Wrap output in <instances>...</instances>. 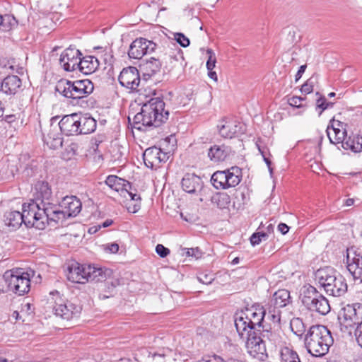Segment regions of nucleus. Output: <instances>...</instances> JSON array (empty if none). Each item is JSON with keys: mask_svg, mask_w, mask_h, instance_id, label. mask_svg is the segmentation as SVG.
<instances>
[{"mask_svg": "<svg viewBox=\"0 0 362 362\" xmlns=\"http://www.w3.org/2000/svg\"><path fill=\"white\" fill-rule=\"evenodd\" d=\"M5 170H6V169L5 168ZM0 172H1V175L2 180H9L13 178V177H14V173L12 170L9 173H7V172L4 173V168H3Z\"/></svg>", "mask_w": 362, "mask_h": 362, "instance_id": "6e6d98bb", "label": "nucleus"}, {"mask_svg": "<svg viewBox=\"0 0 362 362\" xmlns=\"http://www.w3.org/2000/svg\"><path fill=\"white\" fill-rule=\"evenodd\" d=\"M209 76L215 80V81H217V75H216V73L215 71H213L212 70L211 71H209Z\"/></svg>", "mask_w": 362, "mask_h": 362, "instance_id": "774afa93", "label": "nucleus"}, {"mask_svg": "<svg viewBox=\"0 0 362 362\" xmlns=\"http://www.w3.org/2000/svg\"><path fill=\"white\" fill-rule=\"evenodd\" d=\"M81 55L80 50L75 47L70 46L62 53L59 63L65 71H75L78 68Z\"/></svg>", "mask_w": 362, "mask_h": 362, "instance_id": "4468645a", "label": "nucleus"}, {"mask_svg": "<svg viewBox=\"0 0 362 362\" xmlns=\"http://www.w3.org/2000/svg\"><path fill=\"white\" fill-rule=\"evenodd\" d=\"M199 362H225V361L220 356H213L212 357H210L208 359L200 360V361H199Z\"/></svg>", "mask_w": 362, "mask_h": 362, "instance_id": "bf43d9fd", "label": "nucleus"}, {"mask_svg": "<svg viewBox=\"0 0 362 362\" xmlns=\"http://www.w3.org/2000/svg\"><path fill=\"white\" fill-rule=\"evenodd\" d=\"M207 54H209V58L206 62V67L209 71H211L215 67L216 57L211 49H207Z\"/></svg>", "mask_w": 362, "mask_h": 362, "instance_id": "09e8293b", "label": "nucleus"}, {"mask_svg": "<svg viewBox=\"0 0 362 362\" xmlns=\"http://www.w3.org/2000/svg\"><path fill=\"white\" fill-rule=\"evenodd\" d=\"M197 279L199 282L207 285L211 284L214 278V275L211 273L201 272L198 274Z\"/></svg>", "mask_w": 362, "mask_h": 362, "instance_id": "a18cd8bd", "label": "nucleus"}, {"mask_svg": "<svg viewBox=\"0 0 362 362\" xmlns=\"http://www.w3.org/2000/svg\"><path fill=\"white\" fill-rule=\"evenodd\" d=\"M334 103L327 102L325 96L320 95L317 100V108H320L321 110L319 112V115H321L322 112L328 108L332 107Z\"/></svg>", "mask_w": 362, "mask_h": 362, "instance_id": "c03bdc74", "label": "nucleus"}, {"mask_svg": "<svg viewBox=\"0 0 362 362\" xmlns=\"http://www.w3.org/2000/svg\"><path fill=\"white\" fill-rule=\"evenodd\" d=\"M335 123L338 127L341 125V122L335 121L334 118L332 119L327 129V136L332 144H341L343 147V142H346L347 139V133L346 130H341L336 127Z\"/></svg>", "mask_w": 362, "mask_h": 362, "instance_id": "412c9836", "label": "nucleus"}, {"mask_svg": "<svg viewBox=\"0 0 362 362\" xmlns=\"http://www.w3.org/2000/svg\"><path fill=\"white\" fill-rule=\"evenodd\" d=\"M281 362H300L298 354L289 349L284 347L281 351Z\"/></svg>", "mask_w": 362, "mask_h": 362, "instance_id": "ea45409f", "label": "nucleus"}, {"mask_svg": "<svg viewBox=\"0 0 362 362\" xmlns=\"http://www.w3.org/2000/svg\"><path fill=\"white\" fill-rule=\"evenodd\" d=\"M337 318L342 336H351L356 327L362 324V303L346 305L341 309Z\"/></svg>", "mask_w": 362, "mask_h": 362, "instance_id": "423d86ee", "label": "nucleus"}, {"mask_svg": "<svg viewBox=\"0 0 362 362\" xmlns=\"http://www.w3.org/2000/svg\"><path fill=\"white\" fill-rule=\"evenodd\" d=\"M242 180V170L234 166L228 169V188L237 186Z\"/></svg>", "mask_w": 362, "mask_h": 362, "instance_id": "72a5a7b5", "label": "nucleus"}, {"mask_svg": "<svg viewBox=\"0 0 362 362\" xmlns=\"http://www.w3.org/2000/svg\"><path fill=\"white\" fill-rule=\"evenodd\" d=\"M44 141L53 149L62 146L63 139L57 132L50 129L46 136H44Z\"/></svg>", "mask_w": 362, "mask_h": 362, "instance_id": "f704fd0d", "label": "nucleus"}, {"mask_svg": "<svg viewBox=\"0 0 362 362\" xmlns=\"http://www.w3.org/2000/svg\"><path fill=\"white\" fill-rule=\"evenodd\" d=\"M30 289V274L22 269H12L0 278V293L11 292L18 296L28 293Z\"/></svg>", "mask_w": 362, "mask_h": 362, "instance_id": "20e7f679", "label": "nucleus"}, {"mask_svg": "<svg viewBox=\"0 0 362 362\" xmlns=\"http://www.w3.org/2000/svg\"><path fill=\"white\" fill-rule=\"evenodd\" d=\"M211 202L218 208L223 209L226 208V193L217 192L211 197Z\"/></svg>", "mask_w": 362, "mask_h": 362, "instance_id": "37998d69", "label": "nucleus"}, {"mask_svg": "<svg viewBox=\"0 0 362 362\" xmlns=\"http://www.w3.org/2000/svg\"><path fill=\"white\" fill-rule=\"evenodd\" d=\"M96 120L92 117L85 114H78L77 127L78 134H88L93 132L96 129Z\"/></svg>", "mask_w": 362, "mask_h": 362, "instance_id": "b1692460", "label": "nucleus"}, {"mask_svg": "<svg viewBox=\"0 0 362 362\" xmlns=\"http://www.w3.org/2000/svg\"><path fill=\"white\" fill-rule=\"evenodd\" d=\"M60 208L59 205L57 206L52 203L43 207L42 216L40 218L43 221L45 228L52 223L55 224L62 223L67 218L66 212Z\"/></svg>", "mask_w": 362, "mask_h": 362, "instance_id": "2eb2a0df", "label": "nucleus"}, {"mask_svg": "<svg viewBox=\"0 0 362 362\" xmlns=\"http://www.w3.org/2000/svg\"><path fill=\"white\" fill-rule=\"evenodd\" d=\"M258 236L259 237L261 242L262 240H266L268 238V234L265 232H257Z\"/></svg>", "mask_w": 362, "mask_h": 362, "instance_id": "69168bd1", "label": "nucleus"}, {"mask_svg": "<svg viewBox=\"0 0 362 362\" xmlns=\"http://www.w3.org/2000/svg\"><path fill=\"white\" fill-rule=\"evenodd\" d=\"M67 218L76 216L82 208V203L76 196H66L59 203Z\"/></svg>", "mask_w": 362, "mask_h": 362, "instance_id": "6ab92c4d", "label": "nucleus"}, {"mask_svg": "<svg viewBox=\"0 0 362 362\" xmlns=\"http://www.w3.org/2000/svg\"><path fill=\"white\" fill-rule=\"evenodd\" d=\"M93 90V83L88 79L74 81L61 80L55 86L57 92L65 98L76 100L88 97Z\"/></svg>", "mask_w": 362, "mask_h": 362, "instance_id": "0eeeda50", "label": "nucleus"}, {"mask_svg": "<svg viewBox=\"0 0 362 362\" xmlns=\"http://www.w3.org/2000/svg\"><path fill=\"white\" fill-rule=\"evenodd\" d=\"M105 250L111 253H117L119 250V245L115 243L108 244L106 245Z\"/></svg>", "mask_w": 362, "mask_h": 362, "instance_id": "13d9d810", "label": "nucleus"}, {"mask_svg": "<svg viewBox=\"0 0 362 362\" xmlns=\"http://www.w3.org/2000/svg\"><path fill=\"white\" fill-rule=\"evenodd\" d=\"M277 228L278 230L283 235H286L289 230V227L284 223H279Z\"/></svg>", "mask_w": 362, "mask_h": 362, "instance_id": "e2e57ef3", "label": "nucleus"}, {"mask_svg": "<svg viewBox=\"0 0 362 362\" xmlns=\"http://www.w3.org/2000/svg\"><path fill=\"white\" fill-rule=\"evenodd\" d=\"M354 332L358 345L362 347V323L359 325V327H356Z\"/></svg>", "mask_w": 362, "mask_h": 362, "instance_id": "864d4df0", "label": "nucleus"}, {"mask_svg": "<svg viewBox=\"0 0 362 362\" xmlns=\"http://www.w3.org/2000/svg\"><path fill=\"white\" fill-rule=\"evenodd\" d=\"M211 182L217 189H226V170L215 172L211 176Z\"/></svg>", "mask_w": 362, "mask_h": 362, "instance_id": "c9c22d12", "label": "nucleus"}, {"mask_svg": "<svg viewBox=\"0 0 362 362\" xmlns=\"http://www.w3.org/2000/svg\"><path fill=\"white\" fill-rule=\"evenodd\" d=\"M313 90V82L312 81V78L308 79L303 86H301L300 91L305 94H309L312 93Z\"/></svg>", "mask_w": 362, "mask_h": 362, "instance_id": "8fccbe9b", "label": "nucleus"}, {"mask_svg": "<svg viewBox=\"0 0 362 362\" xmlns=\"http://www.w3.org/2000/svg\"><path fill=\"white\" fill-rule=\"evenodd\" d=\"M105 184L117 192L132 189V184L129 182L116 175L107 176L105 180Z\"/></svg>", "mask_w": 362, "mask_h": 362, "instance_id": "7c9ffc66", "label": "nucleus"}, {"mask_svg": "<svg viewBox=\"0 0 362 362\" xmlns=\"http://www.w3.org/2000/svg\"><path fill=\"white\" fill-rule=\"evenodd\" d=\"M343 148L354 152H361L362 151V136L358 135L353 139L347 138L346 142H343Z\"/></svg>", "mask_w": 362, "mask_h": 362, "instance_id": "4c0bfd02", "label": "nucleus"}, {"mask_svg": "<svg viewBox=\"0 0 362 362\" xmlns=\"http://www.w3.org/2000/svg\"><path fill=\"white\" fill-rule=\"evenodd\" d=\"M322 296V295L311 285L303 286L300 294L303 305L310 311L314 309L315 305Z\"/></svg>", "mask_w": 362, "mask_h": 362, "instance_id": "4be33fe9", "label": "nucleus"}, {"mask_svg": "<svg viewBox=\"0 0 362 362\" xmlns=\"http://www.w3.org/2000/svg\"><path fill=\"white\" fill-rule=\"evenodd\" d=\"M268 312H266V325L269 331V337L272 340L273 334L271 332L272 327H279L281 321V310L272 305H269Z\"/></svg>", "mask_w": 362, "mask_h": 362, "instance_id": "bb28decb", "label": "nucleus"}, {"mask_svg": "<svg viewBox=\"0 0 362 362\" xmlns=\"http://www.w3.org/2000/svg\"><path fill=\"white\" fill-rule=\"evenodd\" d=\"M156 252L160 257H165L170 253V250L161 244H158L156 247Z\"/></svg>", "mask_w": 362, "mask_h": 362, "instance_id": "603ef678", "label": "nucleus"}, {"mask_svg": "<svg viewBox=\"0 0 362 362\" xmlns=\"http://www.w3.org/2000/svg\"><path fill=\"white\" fill-rule=\"evenodd\" d=\"M264 338L262 332L252 331V332H246L244 338L240 339L246 341V348L247 353L254 358L259 361H264L268 358Z\"/></svg>", "mask_w": 362, "mask_h": 362, "instance_id": "1a4fd4ad", "label": "nucleus"}, {"mask_svg": "<svg viewBox=\"0 0 362 362\" xmlns=\"http://www.w3.org/2000/svg\"><path fill=\"white\" fill-rule=\"evenodd\" d=\"M175 40L182 47H187L189 45L190 41L183 33H176L174 35Z\"/></svg>", "mask_w": 362, "mask_h": 362, "instance_id": "49530a36", "label": "nucleus"}, {"mask_svg": "<svg viewBox=\"0 0 362 362\" xmlns=\"http://www.w3.org/2000/svg\"><path fill=\"white\" fill-rule=\"evenodd\" d=\"M118 80L122 86L136 92L141 91L146 83V81H144V78H141L139 70L134 66L124 68Z\"/></svg>", "mask_w": 362, "mask_h": 362, "instance_id": "9b49d317", "label": "nucleus"}, {"mask_svg": "<svg viewBox=\"0 0 362 362\" xmlns=\"http://www.w3.org/2000/svg\"><path fill=\"white\" fill-rule=\"evenodd\" d=\"M181 184L183 190L189 194L197 192L203 186V182L200 177L190 173H187L183 177Z\"/></svg>", "mask_w": 362, "mask_h": 362, "instance_id": "393cba45", "label": "nucleus"}, {"mask_svg": "<svg viewBox=\"0 0 362 362\" xmlns=\"http://www.w3.org/2000/svg\"><path fill=\"white\" fill-rule=\"evenodd\" d=\"M48 303L56 316L66 320L78 317L81 310L80 306L64 299L57 291L50 292Z\"/></svg>", "mask_w": 362, "mask_h": 362, "instance_id": "6e6552de", "label": "nucleus"}, {"mask_svg": "<svg viewBox=\"0 0 362 362\" xmlns=\"http://www.w3.org/2000/svg\"><path fill=\"white\" fill-rule=\"evenodd\" d=\"M249 314L243 312L234 315V325L240 338H244L246 332H262L264 337L271 339L269 331L266 325V309L259 303L254 304L248 310Z\"/></svg>", "mask_w": 362, "mask_h": 362, "instance_id": "f257e3e1", "label": "nucleus"}, {"mask_svg": "<svg viewBox=\"0 0 362 362\" xmlns=\"http://www.w3.org/2000/svg\"><path fill=\"white\" fill-rule=\"evenodd\" d=\"M124 149V148L123 147L119 146H115L112 148V158L115 160L122 161L123 160L124 153L122 150Z\"/></svg>", "mask_w": 362, "mask_h": 362, "instance_id": "de8ad7c7", "label": "nucleus"}, {"mask_svg": "<svg viewBox=\"0 0 362 362\" xmlns=\"http://www.w3.org/2000/svg\"><path fill=\"white\" fill-rule=\"evenodd\" d=\"M78 113L64 116L59 122V127L62 133L66 136L77 135Z\"/></svg>", "mask_w": 362, "mask_h": 362, "instance_id": "5701e85b", "label": "nucleus"}, {"mask_svg": "<svg viewBox=\"0 0 362 362\" xmlns=\"http://www.w3.org/2000/svg\"><path fill=\"white\" fill-rule=\"evenodd\" d=\"M211 160L214 162L223 161L226 158V147L224 145H214L211 146L208 153Z\"/></svg>", "mask_w": 362, "mask_h": 362, "instance_id": "473e14b6", "label": "nucleus"}, {"mask_svg": "<svg viewBox=\"0 0 362 362\" xmlns=\"http://www.w3.org/2000/svg\"><path fill=\"white\" fill-rule=\"evenodd\" d=\"M291 303L290 292L286 289H279L276 291L269 303L277 308H284Z\"/></svg>", "mask_w": 362, "mask_h": 362, "instance_id": "cd10ccee", "label": "nucleus"}, {"mask_svg": "<svg viewBox=\"0 0 362 362\" xmlns=\"http://www.w3.org/2000/svg\"><path fill=\"white\" fill-rule=\"evenodd\" d=\"M1 118H2L3 120L8 123H12L17 119V117L16 115H5L4 112H3V117H1Z\"/></svg>", "mask_w": 362, "mask_h": 362, "instance_id": "4d7b16f0", "label": "nucleus"}, {"mask_svg": "<svg viewBox=\"0 0 362 362\" xmlns=\"http://www.w3.org/2000/svg\"><path fill=\"white\" fill-rule=\"evenodd\" d=\"M18 25V21L13 15L0 14V29L3 31H9Z\"/></svg>", "mask_w": 362, "mask_h": 362, "instance_id": "e433bc0d", "label": "nucleus"}, {"mask_svg": "<svg viewBox=\"0 0 362 362\" xmlns=\"http://www.w3.org/2000/svg\"><path fill=\"white\" fill-rule=\"evenodd\" d=\"M52 192L47 182L38 181L34 187L33 202L45 207L47 204H51Z\"/></svg>", "mask_w": 362, "mask_h": 362, "instance_id": "f3484780", "label": "nucleus"}, {"mask_svg": "<svg viewBox=\"0 0 362 362\" xmlns=\"http://www.w3.org/2000/svg\"><path fill=\"white\" fill-rule=\"evenodd\" d=\"M78 69L84 74H90L95 72L98 66L99 62L93 56H86L81 57Z\"/></svg>", "mask_w": 362, "mask_h": 362, "instance_id": "c85d7f7f", "label": "nucleus"}, {"mask_svg": "<svg viewBox=\"0 0 362 362\" xmlns=\"http://www.w3.org/2000/svg\"><path fill=\"white\" fill-rule=\"evenodd\" d=\"M162 66V64L159 59L151 57L144 64L141 66L144 71V81H147L149 77L159 72Z\"/></svg>", "mask_w": 362, "mask_h": 362, "instance_id": "c756f323", "label": "nucleus"}, {"mask_svg": "<svg viewBox=\"0 0 362 362\" xmlns=\"http://www.w3.org/2000/svg\"><path fill=\"white\" fill-rule=\"evenodd\" d=\"M290 327L291 331L298 337H301L305 331L304 323L299 317H294L291 320Z\"/></svg>", "mask_w": 362, "mask_h": 362, "instance_id": "79ce46f5", "label": "nucleus"}, {"mask_svg": "<svg viewBox=\"0 0 362 362\" xmlns=\"http://www.w3.org/2000/svg\"><path fill=\"white\" fill-rule=\"evenodd\" d=\"M315 276L327 295L341 297L347 291L348 286L345 278L332 267L318 269Z\"/></svg>", "mask_w": 362, "mask_h": 362, "instance_id": "39448f33", "label": "nucleus"}, {"mask_svg": "<svg viewBox=\"0 0 362 362\" xmlns=\"http://www.w3.org/2000/svg\"><path fill=\"white\" fill-rule=\"evenodd\" d=\"M168 116L163 100L153 98L144 104L141 111L134 116L133 127L139 130L143 127H158L168 120Z\"/></svg>", "mask_w": 362, "mask_h": 362, "instance_id": "f03ea898", "label": "nucleus"}, {"mask_svg": "<svg viewBox=\"0 0 362 362\" xmlns=\"http://www.w3.org/2000/svg\"><path fill=\"white\" fill-rule=\"evenodd\" d=\"M4 221L8 226L18 228L23 223L21 213L18 211H6L4 215Z\"/></svg>", "mask_w": 362, "mask_h": 362, "instance_id": "2f4dec72", "label": "nucleus"}, {"mask_svg": "<svg viewBox=\"0 0 362 362\" xmlns=\"http://www.w3.org/2000/svg\"><path fill=\"white\" fill-rule=\"evenodd\" d=\"M113 223V221L111 220V219H107L105 220L103 223H102V226L103 228H106V227H108L110 226H111Z\"/></svg>", "mask_w": 362, "mask_h": 362, "instance_id": "338daca9", "label": "nucleus"}, {"mask_svg": "<svg viewBox=\"0 0 362 362\" xmlns=\"http://www.w3.org/2000/svg\"><path fill=\"white\" fill-rule=\"evenodd\" d=\"M305 98L298 97V96H293L288 99V104L295 107H301L302 104L301 102L304 100Z\"/></svg>", "mask_w": 362, "mask_h": 362, "instance_id": "3c124183", "label": "nucleus"}, {"mask_svg": "<svg viewBox=\"0 0 362 362\" xmlns=\"http://www.w3.org/2000/svg\"><path fill=\"white\" fill-rule=\"evenodd\" d=\"M170 156L161 148L153 146L146 149L143 153V159L145 165L150 168L158 167L160 163L166 162Z\"/></svg>", "mask_w": 362, "mask_h": 362, "instance_id": "dca6fc26", "label": "nucleus"}, {"mask_svg": "<svg viewBox=\"0 0 362 362\" xmlns=\"http://www.w3.org/2000/svg\"><path fill=\"white\" fill-rule=\"evenodd\" d=\"M329 311L330 306L329 302L323 296L318 299L316 305L314 306V309L312 310V312H316L322 315H325Z\"/></svg>", "mask_w": 362, "mask_h": 362, "instance_id": "a19ab883", "label": "nucleus"}, {"mask_svg": "<svg viewBox=\"0 0 362 362\" xmlns=\"http://www.w3.org/2000/svg\"><path fill=\"white\" fill-rule=\"evenodd\" d=\"M157 45L151 40L139 37L134 40L128 50V55L131 59H140L145 54H151L155 51Z\"/></svg>", "mask_w": 362, "mask_h": 362, "instance_id": "ddd939ff", "label": "nucleus"}, {"mask_svg": "<svg viewBox=\"0 0 362 362\" xmlns=\"http://www.w3.org/2000/svg\"><path fill=\"white\" fill-rule=\"evenodd\" d=\"M21 78L16 75H9L0 83V91L9 95H14L21 87Z\"/></svg>", "mask_w": 362, "mask_h": 362, "instance_id": "a878e982", "label": "nucleus"}, {"mask_svg": "<svg viewBox=\"0 0 362 362\" xmlns=\"http://www.w3.org/2000/svg\"><path fill=\"white\" fill-rule=\"evenodd\" d=\"M306 67H307V66L305 64L301 65L299 67L298 71H297V73H296V74L295 76V81H298L302 77V75L305 72V71L306 69Z\"/></svg>", "mask_w": 362, "mask_h": 362, "instance_id": "680f3d73", "label": "nucleus"}, {"mask_svg": "<svg viewBox=\"0 0 362 362\" xmlns=\"http://www.w3.org/2000/svg\"><path fill=\"white\" fill-rule=\"evenodd\" d=\"M112 274V271L97 264L87 265V282H103Z\"/></svg>", "mask_w": 362, "mask_h": 362, "instance_id": "aec40b11", "label": "nucleus"}, {"mask_svg": "<svg viewBox=\"0 0 362 362\" xmlns=\"http://www.w3.org/2000/svg\"><path fill=\"white\" fill-rule=\"evenodd\" d=\"M334 339L327 327L321 325H313L305 337V346L308 353L315 357H321L328 353Z\"/></svg>", "mask_w": 362, "mask_h": 362, "instance_id": "7ed1b4c3", "label": "nucleus"}, {"mask_svg": "<svg viewBox=\"0 0 362 362\" xmlns=\"http://www.w3.org/2000/svg\"><path fill=\"white\" fill-rule=\"evenodd\" d=\"M223 120L221 121V123L217 125V128L218 129L220 134L225 138L226 137V134L223 132V130L225 129V124H223Z\"/></svg>", "mask_w": 362, "mask_h": 362, "instance_id": "0e129e2a", "label": "nucleus"}, {"mask_svg": "<svg viewBox=\"0 0 362 362\" xmlns=\"http://www.w3.org/2000/svg\"><path fill=\"white\" fill-rule=\"evenodd\" d=\"M21 216L23 223L27 228L35 227L39 230L45 228L43 221L40 218L42 216L43 207L33 202L28 204H23Z\"/></svg>", "mask_w": 362, "mask_h": 362, "instance_id": "9d476101", "label": "nucleus"}, {"mask_svg": "<svg viewBox=\"0 0 362 362\" xmlns=\"http://www.w3.org/2000/svg\"><path fill=\"white\" fill-rule=\"evenodd\" d=\"M125 191L129 194L132 200H134V201L141 200L140 196L139 194H137V193H136V189L135 188H134L132 186L131 189L125 190Z\"/></svg>", "mask_w": 362, "mask_h": 362, "instance_id": "5fc2aeb1", "label": "nucleus"}, {"mask_svg": "<svg viewBox=\"0 0 362 362\" xmlns=\"http://www.w3.org/2000/svg\"><path fill=\"white\" fill-rule=\"evenodd\" d=\"M250 243L255 246V245H259L260 243H261V240L259 238V237L258 236V234H257V233H254L250 238Z\"/></svg>", "mask_w": 362, "mask_h": 362, "instance_id": "052dcab7", "label": "nucleus"}, {"mask_svg": "<svg viewBox=\"0 0 362 362\" xmlns=\"http://www.w3.org/2000/svg\"><path fill=\"white\" fill-rule=\"evenodd\" d=\"M346 268L355 281L362 283V255L355 247L346 250Z\"/></svg>", "mask_w": 362, "mask_h": 362, "instance_id": "f8f14e48", "label": "nucleus"}, {"mask_svg": "<svg viewBox=\"0 0 362 362\" xmlns=\"http://www.w3.org/2000/svg\"><path fill=\"white\" fill-rule=\"evenodd\" d=\"M228 138L230 139L242 134L244 132V124L238 121L230 122L228 124Z\"/></svg>", "mask_w": 362, "mask_h": 362, "instance_id": "58836bf2", "label": "nucleus"}, {"mask_svg": "<svg viewBox=\"0 0 362 362\" xmlns=\"http://www.w3.org/2000/svg\"><path fill=\"white\" fill-rule=\"evenodd\" d=\"M87 265L73 262L69 264L66 276L69 281L76 284L87 282Z\"/></svg>", "mask_w": 362, "mask_h": 362, "instance_id": "a211bd4d", "label": "nucleus"}]
</instances>
